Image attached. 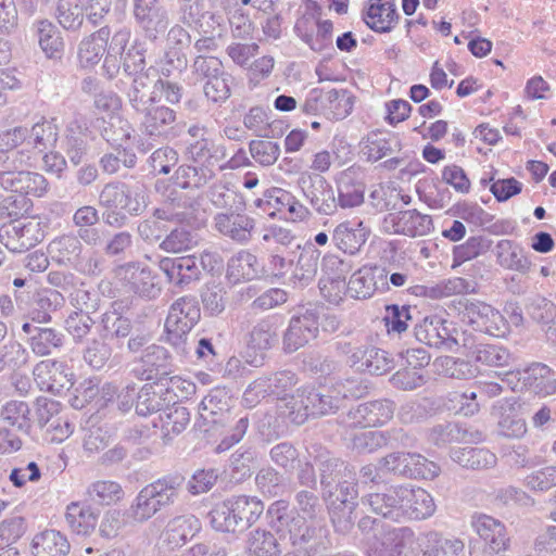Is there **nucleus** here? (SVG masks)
<instances>
[{
    "label": "nucleus",
    "instance_id": "1",
    "mask_svg": "<svg viewBox=\"0 0 556 556\" xmlns=\"http://www.w3.org/2000/svg\"><path fill=\"white\" fill-rule=\"evenodd\" d=\"M184 480L181 476H165L144 485L129 507L130 517L137 522H146L159 511L174 505Z\"/></svg>",
    "mask_w": 556,
    "mask_h": 556
},
{
    "label": "nucleus",
    "instance_id": "2",
    "mask_svg": "<svg viewBox=\"0 0 556 556\" xmlns=\"http://www.w3.org/2000/svg\"><path fill=\"white\" fill-rule=\"evenodd\" d=\"M287 507L288 503L285 501H277L273 504V508H276L278 513L277 520L288 527L293 544L309 542L314 536L315 529L306 523V519H315L320 513L321 505L318 496L314 490H301L295 494V508L302 516L290 517L280 514Z\"/></svg>",
    "mask_w": 556,
    "mask_h": 556
},
{
    "label": "nucleus",
    "instance_id": "3",
    "mask_svg": "<svg viewBox=\"0 0 556 556\" xmlns=\"http://www.w3.org/2000/svg\"><path fill=\"white\" fill-rule=\"evenodd\" d=\"M201 311L194 296L177 299L170 306L165 320L167 342L181 355L189 354V333L200 320Z\"/></svg>",
    "mask_w": 556,
    "mask_h": 556
},
{
    "label": "nucleus",
    "instance_id": "4",
    "mask_svg": "<svg viewBox=\"0 0 556 556\" xmlns=\"http://www.w3.org/2000/svg\"><path fill=\"white\" fill-rule=\"evenodd\" d=\"M114 276L121 286L142 299H156L162 291L159 276L141 262H127L115 267Z\"/></svg>",
    "mask_w": 556,
    "mask_h": 556
},
{
    "label": "nucleus",
    "instance_id": "5",
    "mask_svg": "<svg viewBox=\"0 0 556 556\" xmlns=\"http://www.w3.org/2000/svg\"><path fill=\"white\" fill-rule=\"evenodd\" d=\"M457 308L463 321H466L476 331L501 337L507 330V321L504 316L485 302L462 299L458 301Z\"/></svg>",
    "mask_w": 556,
    "mask_h": 556
},
{
    "label": "nucleus",
    "instance_id": "6",
    "mask_svg": "<svg viewBox=\"0 0 556 556\" xmlns=\"http://www.w3.org/2000/svg\"><path fill=\"white\" fill-rule=\"evenodd\" d=\"M296 186L317 214L330 216L337 212L334 190L323 175L304 170L299 175Z\"/></svg>",
    "mask_w": 556,
    "mask_h": 556
},
{
    "label": "nucleus",
    "instance_id": "7",
    "mask_svg": "<svg viewBox=\"0 0 556 556\" xmlns=\"http://www.w3.org/2000/svg\"><path fill=\"white\" fill-rule=\"evenodd\" d=\"M318 307H308L293 315L282 337V349L293 353L318 336Z\"/></svg>",
    "mask_w": 556,
    "mask_h": 556
},
{
    "label": "nucleus",
    "instance_id": "8",
    "mask_svg": "<svg viewBox=\"0 0 556 556\" xmlns=\"http://www.w3.org/2000/svg\"><path fill=\"white\" fill-rule=\"evenodd\" d=\"M45 238L40 223L14 220L0 228V241L10 251L22 253Z\"/></svg>",
    "mask_w": 556,
    "mask_h": 556
},
{
    "label": "nucleus",
    "instance_id": "9",
    "mask_svg": "<svg viewBox=\"0 0 556 556\" xmlns=\"http://www.w3.org/2000/svg\"><path fill=\"white\" fill-rule=\"evenodd\" d=\"M300 407L293 418L296 424L305 421L307 416H323L336 413L341 406V397L332 390L321 393L314 388H302L298 390Z\"/></svg>",
    "mask_w": 556,
    "mask_h": 556
},
{
    "label": "nucleus",
    "instance_id": "10",
    "mask_svg": "<svg viewBox=\"0 0 556 556\" xmlns=\"http://www.w3.org/2000/svg\"><path fill=\"white\" fill-rule=\"evenodd\" d=\"M34 380L41 391L53 395H62L73 387V374L67 372L63 362L45 359L37 363L33 369Z\"/></svg>",
    "mask_w": 556,
    "mask_h": 556
},
{
    "label": "nucleus",
    "instance_id": "11",
    "mask_svg": "<svg viewBox=\"0 0 556 556\" xmlns=\"http://www.w3.org/2000/svg\"><path fill=\"white\" fill-rule=\"evenodd\" d=\"M383 228L390 233L407 237H422L433 229L432 218L417 210H406L389 213L383 218Z\"/></svg>",
    "mask_w": 556,
    "mask_h": 556
},
{
    "label": "nucleus",
    "instance_id": "12",
    "mask_svg": "<svg viewBox=\"0 0 556 556\" xmlns=\"http://www.w3.org/2000/svg\"><path fill=\"white\" fill-rule=\"evenodd\" d=\"M132 374L140 380L161 381L172 374L170 356L168 351L156 344L147 346L139 363L132 368Z\"/></svg>",
    "mask_w": 556,
    "mask_h": 556
},
{
    "label": "nucleus",
    "instance_id": "13",
    "mask_svg": "<svg viewBox=\"0 0 556 556\" xmlns=\"http://www.w3.org/2000/svg\"><path fill=\"white\" fill-rule=\"evenodd\" d=\"M131 84L126 91L127 100L135 111H144L156 102L159 72L153 66L131 73Z\"/></svg>",
    "mask_w": 556,
    "mask_h": 556
},
{
    "label": "nucleus",
    "instance_id": "14",
    "mask_svg": "<svg viewBox=\"0 0 556 556\" xmlns=\"http://www.w3.org/2000/svg\"><path fill=\"white\" fill-rule=\"evenodd\" d=\"M143 114L141 122L142 130L152 138L163 140L173 139L176 136L175 124L177 113L166 105H148L144 111H137Z\"/></svg>",
    "mask_w": 556,
    "mask_h": 556
},
{
    "label": "nucleus",
    "instance_id": "15",
    "mask_svg": "<svg viewBox=\"0 0 556 556\" xmlns=\"http://www.w3.org/2000/svg\"><path fill=\"white\" fill-rule=\"evenodd\" d=\"M240 206L226 213H218L214 216V228L224 237L238 243H247L252 238L255 220L249 215L241 214Z\"/></svg>",
    "mask_w": 556,
    "mask_h": 556
},
{
    "label": "nucleus",
    "instance_id": "16",
    "mask_svg": "<svg viewBox=\"0 0 556 556\" xmlns=\"http://www.w3.org/2000/svg\"><path fill=\"white\" fill-rule=\"evenodd\" d=\"M338 206L352 208L364 202L365 184L364 174L359 166H350L342 170L336 180Z\"/></svg>",
    "mask_w": 556,
    "mask_h": 556
},
{
    "label": "nucleus",
    "instance_id": "17",
    "mask_svg": "<svg viewBox=\"0 0 556 556\" xmlns=\"http://www.w3.org/2000/svg\"><path fill=\"white\" fill-rule=\"evenodd\" d=\"M471 527L485 543L483 548L504 553L509 546L510 539L505 525L492 516L475 514L471 517Z\"/></svg>",
    "mask_w": 556,
    "mask_h": 556
},
{
    "label": "nucleus",
    "instance_id": "18",
    "mask_svg": "<svg viewBox=\"0 0 556 556\" xmlns=\"http://www.w3.org/2000/svg\"><path fill=\"white\" fill-rule=\"evenodd\" d=\"M415 542L410 528L401 527L384 531L368 545V556H401L404 549Z\"/></svg>",
    "mask_w": 556,
    "mask_h": 556
},
{
    "label": "nucleus",
    "instance_id": "19",
    "mask_svg": "<svg viewBox=\"0 0 556 556\" xmlns=\"http://www.w3.org/2000/svg\"><path fill=\"white\" fill-rule=\"evenodd\" d=\"M369 235L370 229L362 220H344L334 227L331 241L343 253L355 255L366 243Z\"/></svg>",
    "mask_w": 556,
    "mask_h": 556
},
{
    "label": "nucleus",
    "instance_id": "20",
    "mask_svg": "<svg viewBox=\"0 0 556 556\" xmlns=\"http://www.w3.org/2000/svg\"><path fill=\"white\" fill-rule=\"evenodd\" d=\"M403 485L387 488L383 492L370 493L362 497V504L368 506L369 509L383 518L393 521L402 520L401 504Z\"/></svg>",
    "mask_w": 556,
    "mask_h": 556
},
{
    "label": "nucleus",
    "instance_id": "21",
    "mask_svg": "<svg viewBox=\"0 0 556 556\" xmlns=\"http://www.w3.org/2000/svg\"><path fill=\"white\" fill-rule=\"evenodd\" d=\"M159 267L166 275L168 281L179 288L199 280L201 276V269L194 255L163 257Z\"/></svg>",
    "mask_w": 556,
    "mask_h": 556
},
{
    "label": "nucleus",
    "instance_id": "22",
    "mask_svg": "<svg viewBox=\"0 0 556 556\" xmlns=\"http://www.w3.org/2000/svg\"><path fill=\"white\" fill-rule=\"evenodd\" d=\"M230 402L231 396L226 388L212 389L200 403V418L205 425L225 426L230 420Z\"/></svg>",
    "mask_w": 556,
    "mask_h": 556
},
{
    "label": "nucleus",
    "instance_id": "23",
    "mask_svg": "<svg viewBox=\"0 0 556 556\" xmlns=\"http://www.w3.org/2000/svg\"><path fill=\"white\" fill-rule=\"evenodd\" d=\"M333 24L329 20L314 22L311 17L299 20L294 26L296 35L315 52L331 46Z\"/></svg>",
    "mask_w": 556,
    "mask_h": 556
},
{
    "label": "nucleus",
    "instance_id": "24",
    "mask_svg": "<svg viewBox=\"0 0 556 556\" xmlns=\"http://www.w3.org/2000/svg\"><path fill=\"white\" fill-rule=\"evenodd\" d=\"M395 404L391 400H376L359 404L350 412L353 425L362 428L378 427L388 422L394 414Z\"/></svg>",
    "mask_w": 556,
    "mask_h": 556
},
{
    "label": "nucleus",
    "instance_id": "25",
    "mask_svg": "<svg viewBox=\"0 0 556 556\" xmlns=\"http://www.w3.org/2000/svg\"><path fill=\"white\" fill-rule=\"evenodd\" d=\"M202 529L201 521L192 514L178 515L166 523L162 538L172 548L181 547Z\"/></svg>",
    "mask_w": 556,
    "mask_h": 556
},
{
    "label": "nucleus",
    "instance_id": "26",
    "mask_svg": "<svg viewBox=\"0 0 556 556\" xmlns=\"http://www.w3.org/2000/svg\"><path fill=\"white\" fill-rule=\"evenodd\" d=\"M493 254L496 264L506 270L525 275L528 274L532 267V263L526 250L514 240H500L493 249Z\"/></svg>",
    "mask_w": 556,
    "mask_h": 556
},
{
    "label": "nucleus",
    "instance_id": "27",
    "mask_svg": "<svg viewBox=\"0 0 556 556\" xmlns=\"http://www.w3.org/2000/svg\"><path fill=\"white\" fill-rule=\"evenodd\" d=\"M452 323L439 317L429 316L415 327L416 339L429 346L447 350L454 343L450 338Z\"/></svg>",
    "mask_w": 556,
    "mask_h": 556
},
{
    "label": "nucleus",
    "instance_id": "28",
    "mask_svg": "<svg viewBox=\"0 0 556 556\" xmlns=\"http://www.w3.org/2000/svg\"><path fill=\"white\" fill-rule=\"evenodd\" d=\"M402 519L424 520L435 511L432 496L424 489L403 485Z\"/></svg>",
    "mask_w": 556,
    "mask_h": 556
},
{
    "label": "nucleus",
    "instance_id": "29",
    "mask_svg": "<svg viewBox=\"0 0 556 556\" xmlns=\"http://www.w3.org/2000/svg\"><path fill=\"white\" fill-rule=\"evenodd\" d=\"M396 5L392 0H377L366 9L363 20L377 33H390L399 22Z\"/></svg>",
    "mask_w": 556,
    "mask_h": 556
},
{
    "label": "nucleus",
    "instance_id": "30",
    "mask_svg": "<svg viewBox=\"0 0 556 556\" xmlns=\"http://www.w3.org/2000/svg\"><path fill=\"white\" fill-rule=\"evenodd\" d=\"M389 440L396 441L403 446H412L414 438L406 433L403 429H393L388 432L382 431H364L356 433L352 439V446L358 452H372L376 448L388 444Z\"/></svg>",
    "mask_w": 556,
    "mask_h": 556
},
{
    "label": "nucleus",
    "instance_id": "31",
    "mask_svg": "<svg viewBox=\"0 0 556 556\" xmlns=\"http://www.w3.org/2000/svg\"><path fill=\"white\" fill-rule=\"evenodd\" d=\"M265 275L264 267L256 255L248 250H240L227 263V277L233 282L253 280Z\"/></svg>",
    "mask_w": 556,
    "mask_h": 556
},
{
    "label": "nucleus",
    "instance_id": "32",
    "mask_svg": "<svg viewBox=\"0 0 556 556\" xmlns=\"http://www.w3.org/2000/svg\"><path fill=\"white\" fill-rule=\"evenodd\" d=\"M377 278L386 280L383 268L364 266L356 270L350 278L346 292L354 299H368L378 289Z\"/></svg>",
    "mask_w": 556,
    "mask_h": 556
},
{
    "label": "nucleus",
    "instance_id": "33",
    "mask_svg": "<svg viewBox=\"0 0 556 556\" xmlns=\"http://www.w3.org/2000/svg\"><path fill=\"white\" fill-rule=\"evenodd\" d=\"M110 35L109 27L104 26L79 42L77 58L81 67H92L100 62Z\"/></svg>",
    "mask_w": 556,
    "mask_h": 556
},
{
    "label": "nucleus",
    "instance_id": "34",
    "mask_svg": "<svg viewBox=\"0 0 556 556\" xmlns=\"http://www.w3.org/2000/svg\"><path fill=\"white\" fill-rule=\"evenodd\" d=\"M323 496H331L334 491V483L341 479L346 471L353 470L345 462L331 455L329 452L320 453L317 456Z\"/></svg>",
    "mask_w": 556,
    "mask_h": 556
},
{
    "label": "nucleus",
    "instance_id": "35",
    "mask_svg": "<svg viewBox=\"0 0 556 556\" xmlns=\"http://www.w3.org/2000/svg\"><path fill=\"white\" fill-rule=\"evenodd\" d=\"M186 155L198 164H207L210 167L218 165L227 157V149L211 138L198 142H187Z\"/></svg>",
    "mask_w": 556,
    "mask_h": 556
},
{
    "label": "nucleus",
    "instance_id": "36",
    "mask_svg": "<svg viewBox=\"0 0 556 556\" xmlns=\"http://www.w3.org/2000/svg\"><path fill=\"white\" fill-rule=\"evenodd\" d=\"M154 215L155 218L141 220L137 227L139 237L147 243H155L163 240L164 233L168 230L163 220L175 218L180 223L189 222V213L187 212L165 215L164 211L156 210Z\"/></svg>",
    "mask_w": 556,
    "mask_h": 556
},
{
    "label": "nucleus",
    "instance_id": "37",
    "mask_svg": "<svg viewBox=\"0 0 556 556\" xmlns=\"http://www.w3.org/2000/svg\"><path fill=\"white\" fill-rule=\"evenodd\" d=\"M514 403L507 400L493 405V414L498 415V433L505 438L519 439L527 433V425L514 414Z\"/></svg>",
    "mask_w": 556,
    "mask_h": 556
},
{
    "label": "nucleus",
    "instance_id": "38",
    "mask_svg": "<svg viewBox=\"0 0 556 556\" xmlns=\"http://www.w3.org/2000/svg\"><path fill=\"white\" fill-rule=\"evenodd\" d=\"M215 177L214 168L207 164H184L175 170L173 180L181 189H200Z\"/></svg>",
    "mask_w": 556,
    "mask_h": 556
},
{
    "label": "nucleus",
    "instance_id": "39",
    "mask_svg": "<svg viewBox=\"0 0 556 556\" xmlns=\"http://www.w3.org/2000/svg\"><path fill=\"white\" fill-rule=\"evenodd\" d=\"M65 337L54 328L41 327L33 337H28L27 343L30 351L39 357L53 355L60 352L64 345Z\"/></svg>",
    "mask_w": 556,
    "mask_h": 556
},
{
    "label": "nucleus",
    "instance_id": "40",
    "mask_svg": "<svg viewBox=\"0 0 556 556\" xmlns=\"http://www.w3.org/2000/svg\"><path fill=\"white\" fill-rule=\"evenodd\" d=\"M168 389L155 388L152 384H144L137 394L136 412L138 415L148 416L162 412L169 406L170 399Z\"/></svg>",
    "mask_w": 556,
    "mask_h": 556
},
{
    "label": "nucleus",
    "instance_id": "41",
    "mask_svg": "<svg viewBox=\"0 0 556 556\" xmlns=\"http://www.w3.org/2000/svg\"><path fill=\"white\" fill-rule=\"evenodd\" d=\"M35 556H66L71 545L66 536L56 530H45L33 539Z\"/></svg>",
    "mask_w": 556,
    "mask_h": 556
},
{
    "label": "nucleus",
    "instance_id": "42",
    "mask_svg": "<svg viewBox=\"0 0 556 556\" xmlns=\"http://www.w3.org/2000/svg\"><path fill=\"white\" fill-rule=\"evenodd\" d=\"M64 304V298L61 292L52 289H42L36 293L29 316L33 321L49 323L51 314Z\"/></svg>",
    "mask_w": 556,
    "mask_h": 556
},
{
    "label": "nucleus",
    "instance_id": "43",
    "mask_svg": "<svg viewBox=\"0 0 556 556\" xmlns=\"http://www.w3.org/2000/svg\"><path fill=\"white\" fill-rule=\"evenodd\" d=\"M65 519L73 532L87 535L98 523V513L88 505L73 502L66 507Z\"/></svg>",
    "mask_w": 556,
    "mask_h": 556
},
{
    "label": "nucleus",
    "instance_id": "44",
    "mask_svg": "<svg viewBox=\"0 0 556 556\" xmlns=\"http://www.w3.org/2000/svg\"><path fill=\"white\" fill-rule=\"evenodd\" d=\"M83 251V244L73 233H65L54 238L48 245L51 258L59 264L75 262Z\"/></svg>",
    "mask_w": 556,
    "mask_h": 556
},
{
    "label": "nucleus",
    "instance_id": "45",
    "mask_svg": "<svg viewBox=\"0 0 556 556\" xmlns=\"http://www.w3.org/2000/svg\"><path fill=\"white\" fill-rule=\"evenodd\" d=\"M452 458L462 467L473 470L491 468L497 460L494 453L479 447L457 448L452 453Z\"/></svg>",
    "mask_w": 556,
    "mask_h": 556
},
{
    "label": "nucleus",
    "instance_id": "46",
    "mask_svg": "<svg viewBox=\"0 0 556 556\" xmlns=\"http://www.w3.org/2000/svg\"><path fill=\"white\" fill-rule=\"evenodd\" d=\"M39 46L49 59H61L64 52V41L60 30L48 20L36 24Z\"/></svg>",
    "mask_w": 556,
    "mask_h": 556
},
{
    "label": "nucleus",
    "instance_id": "47",
    "mask_svg": "<svg viewBox=\"0 0 556 556\" xmlns=\"http://www.w3.org/2000/svg\"><path fill=\"white\" fill-rule=\"evenodd\" d=\"M232 511L238 520V529L242 531L254 523L264 510L263 503L255 496L240 495L231 497Z\"/></svg>",
    "mask_w": 556,
    "mask_h": 556
},
{
    "label": "nucleus",
    "instance_id": "48",
    "mask_svg": "<svg viewBox=\"0 0 556 556\" xmlns=\"http://www.w3.org/2000/svg\"><path fill=\"white\" fill-rule=\"evenodd\" d=\"M0 418L24 433L31 429L30 408L24 401H8L0 409Z\"/></svg>",
    "mask_w": 556,
    "mask_h": 556
},
{
    "label": "nucleus",
    "instance_id": "49",
    "mask_svg": "<svg viewBox=\"0 0 556 556\" xmlns=\"http://www.w3.org/2000/svg\"><path fill=\"white\" fill-rule=\"evenodd\" d=\"M472 357L489 367L508 366L513 361V355L505 346L490 343H479L472 351Z\"/></svg>",
    "mask_w": 556,
    "mask_h": 556
},
{
    "label": "nucleus",
    "instance_id": "50",
    "mask_svg": "<svg viewBox=\"0 0 556 556\" xmlns=\"http://www.w3.org/2000/svg\"><path fill=\"white\" fill-rule=\"evenodd\" d=\"M247 548L250 556H278L279 544L275 535L265 529H254L249 533Z\"/></svg>",
    "mask_w": 556,
    "mask_h": 556
},
{
    "label": "nucleus",
    "instance_id": "51",
    "mask_svg": "<svg viewBox=\"0 0 556 556\" xmlns=\"http://www.w3.org/2000/svg\"><path fill=\"white\" fill-rule=\"evenodd\" d=\"M198 244V235L184 226L172 229L160 242L159 248L167 253H181Z\"/></svg>",
    "mask_w": 556,
    "mask_h": 556
},
{
    "label": "nucleus",
    "instance_id": "52",
    "mask_svg": "<svg viewBox=\"0 0 556 556\" xmlns=\"http://www.w3.org/2000/svg\"><path fill=\"white\" fill-rule=\"evenodd\" d=\"M27 143L39 153H46L54 148L58 140V127L52 122L42 121L35 124L27 135Z\"/></svg>",
    "mask_w": 556,
    "mask_h": 556
},
{
    "label": "nucleus",
    "instance_id": "53",
    "mask_svg": "<svg viewBox=\"0 0 556 556\" xmlns=\"http://www.w3.org/2000/svg\"><path fill=\"white\" fill-rule=\"evenodd\" d=\"M427 547L434 556H465V543L460 539L444 538L441 533H425Z\"/></svg>",
    "mask_w": 556,
    "mask_h": 556
},
{
    "label": "nucleus",
    "instance_id": "54",
    "mask_svg": "<svg viewBox=\"0 0 556 556\" xmlns=\"http://www.w3.org/2000/svg\"><path fill=\"white\" fill-rule=\"evenodd\" d=\"M112 356L113 349L103 338L89 340L83 351L84 362L94 370L103 369Z\"/></svg>",
    "mask_w": 556,
    "mask_h": 556
},
{
    "label": "nucleus",
    "instance_id": "55",
    "mask_svg": "<svg viewBox=\"0 0 556 556\" xmlns=\"http://www.w3.org/2000/svg\"><path fill=\"white\" fill-rule=\"evenodd\" d=\"M278 341L274 324L269 319H262L253 326L248 334L247 343L256 351H268Z\"/></svg>",
    "mask_w": 556,
    "mask_h": 556
},
{
    "label": "nucleus",
    "instance_id": "56",
    "mask_svg": "<svg viewBox=\"0 0 556 556\" xmlns=\"http://www.w3.org/2000/svg\"><path fill=\"white\" fill-rule=\"evenodd\" d=\"M326 117L328 119H343L353 110L354 98L346 89L327 90Z\"/></svg>",
    "mask_w": 556,
    "mask_h": 556
},
{
    "label": "nucleus",
    "instance_id": "57",
    "mask_svg": "<svg viewBox=\"0 0 556 556\" xmlns=\"http://www.w3.org/2000/svg\"><path fill=\"white\" fill-rule=\"evenodd\" d=\"M255 483L258 491L269 498L282 496L287 492V484L282 475L271 467L261 469Z\"/></svg>",
    "mask_w": 556,
    "mask_h": 556
},
{
    "label": "nucleus",
    "instance_id": "58",
    "mask_svg": "<svg viewBox=\"0 0 556 556\" xmlns=\"http://www.w3.org/2000/svg\"><path fill=\"white\" fill-rule=\"evenodd\" d=\"M356 504L344 503V501H330L328 509L331 522L337 532L349 533L354 527L356 516L354 515Z\"/></svg>",
    "mask_w": 556,
    "mask_h": 556
},
{
    "label": "nucleus",
    "instance_id": "59",
    "mask_svg": "<svg viewBox=\"0 0 556 556\" xmlns=\"http://www.w3.org/2000/svg\"><path fill=\"white\" fill-rule=\"evenodd\" d=\"M135 20L150 40H156L169 25L168 13L164 8L150 13H142L136 16Z\"/></svg>",
    "mask_w": 556,
    "mask_h": 556
},
{
    "label": "nucleus",
    "instance_id": "60",
    "mask_svg": "<svg viewBox=\"0 0 556 556\" xmlns=\"http://www.w3.org/2000/svg\"><path fill=\"white\" fill-rule=\"evenodd\" d=\"M315 251L303 252L300 254L295 269L290 277V282L294 288H305L313 282L317 273V256Z\"/></svg>",
    "mask_w": 556,
    "mask_h": 556
},
{
    "label": "nucleus",
    "instance_id": "61",
    "mask_svg": "<svg viewBox=\"0 0 556 556\" xmlns=\"http://www.w3.org/2000/svg\"><path fill=\"white\" fill-rule=\"evenodd\" d=\"M161 428L165 435L181 433L190 421V414L184 406H167L160 414Z\"/></svg>",
    "mask_w": 556,
    "mask_h": 556
},
{
    "label": "nucleus",
    "instance_id": "62",
    "mask_svg": "<svg viewBox=\"0 0 556 556\" xmlns=\"http://www.w3.org/2000/svg\"><path fill=\"white\" fill-rule=\"evenodd\" d=\"M233 505L231 498L218 503L210 511V521L212 527L222 532H236L238 529V520L232 511Z\"/></svg>",
    "mask_w": 556,
    "mask_h": 556
},
{
    "label": "nucleus",
    "instance_id": "63",
    "mask_svg": "<svg viewBox=\"0 0 556 556\" xmlns=\"http://www.w3.org/2000/svg\"><path fill=\"white\" fill-rule=\"evenodd\" d=\"M435 365L440 366L441 372L453 379H471L476 377L478 369L469 361L444 356L437 359Z\"/></svg>",
    "mask_w": 556,
    "mask_h": 556
},
{
    "label": "nucleus",
    "instance_id": "64",
    "mask_svg": "<svg viewBox=\"0 0 556 556\" xmlns=\"http://www.w3.org/2000/svg\"><path fill=\"white\" fill-rule=\"evenodd\" d=\"M178 162L177 150L169 146L154 150L148 159L149 167L154 175H168Z\"/></svg>",
    "mask_w": 556,
    "mask_h": 556
}]
</instances>
